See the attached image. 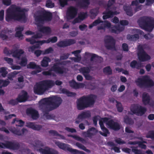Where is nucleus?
Here are the masks:
<instances>
[{
	"mask_svg": "<svg viewBox=\"0 0 154 154\" xmlns=\"http://www.w3.org/2000/svg\"><path fill=\"white\" fill-rule=\"evenodd\" d=\"M26 11L25 9L18 6L9 8L6 13V20L8 22L12 20L25 22L26 20Z\"/></svg>",
	"mask_w": 154,
	"mask_h": 154,
	"instance_id": "obj_1",
	"label": "nucleus"
},
{
	"mask_svg": "<svg viewBox=\"0 0 154 154\" xmlns=\"http://www.w3.org/2000/svg\"><path fill=\"white\" fill-rule=\"evenodd\" d=\"M96 97V96L91 94L81 97L77 100V109L82 110L93 105L95 102V98Z\"/></svg>",
	"mask_w": 154,
	"mask_h": 154,
	"instance_id": "obj_2",
	"label": "nucleus"
},
{
	"mask_svg": "<svg viewBox=\"0 0 154 154\" xmlns=\"http://www.w3.org/2000/svg\"><path fill=\"white\" fill-rule=\"evenodd\" d=\"M138 22L142 29L149 32L154 28V18L151 17H143L139 19Z\"/></svg>",
	"mask_w": 154,
	"mask_h": 154,
	"instance_id": "obj_3",
	"label": "nucleus"
},
{
	"mask_svg": "<svg viewBox=\"0 0 154 154\" xmlns=\"http://www.w3.org/2000/svg\"><path fill=\"white\" fill-rule=\"evenodd\" d=\"M37 14L35 16V19L37 26L45 22H50L52 19V14L49 12L39 10L37 11Z\"/></svg>",
	"mask_w": 154,
	"mask_h": 154,
	"instance_id": "obj_4",
	"label": "nucleus"
},
{
	"mask_svg": "<svg viewBox=\"0 0 154 154\" xmlns=\"http://www.w3.org/2000/svg\"><path fill=\"white\" fill-rule=\"evenodd\" d=\"M102 23V24L97 27V29L98 30L102 29L105 32L106 28L107 27L109 29V30L111 32L116 34L123 31L124 29V27L120 25L111 26V23L107 20L103 21Z\"/></svg>",
	"mask_w": 154,
	"mask_h": 154,
	"instance_id": "obj_5",
	"label": "nucleus"
},
{
	"mask_svg": "<svg viewBox=\"0 0 154 154\" xmlns=\"http://www.w3.org/2000/svg\"><path fill=\"white\" fill-rule=\"evenodd\" d=\"M135 83L141 88H150L154 86V82L147 75L138 78L135 81Z\"/></svg>",
	"mask_w": 154,
	"mask_h": 154,
	"instance_id": "obj_6",
	"label": "nucleus"
},
{
	"mask_svg": "<svg viewBox=\"0 0 154 154\" xmlns=\"http://www.w3.org/2000/svg\"><path fill=\"white\" fill-rule=\"evenodd\" d=\"M45 103L51 104L54 109L59 107L62 102V100L61 97L56 96L45 98Z\"/></svg>",
	"mask_w": 154,
	"mask_h": 154,
	"instance_id": "obj_7",
	"label": "nucleus"
},
{
	"mask_svg": "<svg viewBox=\"0 0 154 154\" xmlns=\"http://www.w3.org/2000/svg\"><path fill=\"white\" fill-rule=\"evenodd\" d=\"M55 144L60 149L65 151H68L72 153L76 154L79 153H84L82 151L78 150L76 149H73L70 147V146L68 144L62 143L59 141H56L55 142Z\"/></svg>",
	"mask_w": 154,
	"mask_h": 154,
	"instance_id": "obj_8",
	"label": "nucleus"
},
{
	"mask_svg": "<svg viewBox=\"0 0 154 154\" xmlns=\"http://www.w3.org/2000/svg\"><path fill=\"white\" fill-rule=\"evenodd\" d=\"M130 110L133 114L140 116L144 114L147 111L146 108L138 104L132 105L131 106Z\"/></svg>",
	"mask_w": 154,
	"mask_h": 154,
	"instance_id": "obj_9",
	"label": "nucleus"
},
{
	"mask_svg": "<svg viewBox=\"0 0 154 154\" xmlns=\"http://www.w3.org/2000/svg\"><path fill=\"white\" fill-rule=\"evenodd\" d=\"M20 143L17 142L7 141L5 143H0V148H6L12 150H18L20 148Z\"/></svg>",
	"mask_w": 154,
	"mask_h": 154,
	"instance_id": "obj_10",
	"label": "nucleus"
},
{
	"mask_svg": "<svg viewBox=\"0 0 154 154\" xmlns=\"http://www.w3.org/2000/svg\"><path fill=\"white\" fill-rule=\"evenodd\" d=\"M105 47L108 50H116V41L110 35H106L104 40Z\"/></svg>",
	"mask_w": 154,
	"mask_h": 154,
	"instance_id": "obj_11",
	"label": "nucleus"
},
{
	"mask_svg": "<svg viewBox=\"0 0 154 154\" xmlns=\"http://www.w3.org/2000/svg\"><path fill=\"white\" fill-rule=\"evenodd\" d=\"M138 50L137 55L140 61L144 62L150 59V57L144 51L142 46L139 45L138 46Z\"/></svg>",
	"mask_w": 154,
	"mask_h": 154,
	"instance_id": "obj_12",
	"label": "nucleus"
},
{
	"mask_svg": "<svg viewBox=\"0 0 154 154\" xmlns=\"http://www.w3.org/2000/svg\"><path fill=\"white\" fill-rule=\"evenodd\" d=\"M78 10L73 6H70L67 10L66 16L68 20H70L74 18L77 16Z\"/></svg>",
	"mask_w": 154,
	"mask_h": 154,
	"instance_id": "obj_13",
	"label": "nucleus"
},
{
	"mask_svg": "<svg viewBox=\"0 0 154 154\" xmlns=\"http://www.w3.org/2000/svg\"><path fill=\"white\" fill-rule=\"evenodd\" d=\"M34 93L38 95H42L46 91L41 82L36 84L33 88Z\"/></svg>",
	"mask_w": 154,
	"mask_h": 154,
	"instance_id": "obj_14",
	"label": "nucleus"
},
{
	"mask_svg": "<svg viewBox=\"0 0 154 154\" xmlns=\"http://www.w3.org/2000/svg\"><path fill=\"white\" fill-rule=\"evenodd\" d=\"M91 116L90 113L88 111H85L81 112L79 114L76 119H75V123L77 124H79L83 119L89 118Z\"/></svg>",
	"mask_w": 154,
	"mask_h": 154,
	"instance_id": "obj_15",
	"label": "nucleus"
},
{
	"mask_svg": "<svg viewBox=\"0 0 154 154\" xmlns=\"http://www.w3.org/2000/svg\"><path fill=\"white\" fill-rule=\"evenodd\" d=\"M75 40L72 39H65L57 43V46L60 47L64 48L75 44Z\"/></svg>",
	"mask_w": 154,
	"mask_h": 154,
	"instance_id": "obj_16",
	"label": "nucleus"
},
{
	"mask_svg": "<svg viewBox=\"0 0 154 154\" xmlns=\"http://www.w3.org/2000/svg\"><path fill=\"white\" fill-rule=\"evenodd\" d=\"M106 124L110 129L115 131H118L121 128L119 124L117 122H114L112 119L109 120L106 123Z\"/></svg>",
	"mask_w": 154,
	"mask_h": 154,
	"instance_id": "obj_17",
	"label": "nucleus"
},
{
	"mask_svg": "<svg viewBox=\"0 0 154 154\" xmlns=\"http://www.w3.org/2000/svg\"><path fill=\"white\" fill-rule=\"evenodd\" d=\"M119 13V12L116 11H113L110 10V9L106 10V11L103 13V20H106L109 18H111L114 15L118 14Z\"/></svg>",
	"mask_w": 154,
	"mask_h": 154,
	"instance_id": "obj_18",
	"label": "nucleus"
},
{
	"mask_svg": "<svg viewBox=\"0 0 154 154\" xmlns=\"http://www.w3.org/2000/svg\"><path fill=\"white\" fill-rule=\"evenodd\" d=\"M55 65H53V66L51 67V68L49 69L48 71H44L42 72V74L44 75L47 76L52 75L53 76H56L55 74L52 71H54L57 74H58V72H59L58 68L56 67Z\"/></svg>",
	"mask_w": 154,
	"mask_h": 154,
	"instance_id": "obj_19",
	"label": "nucleus"
},
{
	"mask_svg": "<svg viewBox=\"0 0 154 154\" xmlns=\"http://www.w3.org/2000/svg\"><path fill=\"white\" fill-rule=\"evenodd\" d=\"M42 101L43 102V105L42 106V112L45 113H48L49 112L53 109L54 108L51 106V104H46L45 102V98L42 100Z\"/></svg>",
	"mask_w": 154,
	"mask_h": 154,
	"instance_id": "obj_20",
	"label": "nucleus"
},
{
	"mask_svg": "<svg viewBox=\"0 0 154 154\" xmlns=\"http://www.w3.org/2000/svg\"><path fill=\"white\" fill-rule=\"evenodd\" d=\"M39 152L42 154H58V152L56 150L51 149L48 147H45L44 149L40 148Z\"/></svg>",
	"mask_w": 154,
	"mask_h": 154,
	"instance_id": "obj_21",
	"label": "nucleus"
},
{
	"mask_svg": "<svg viewBox=\"0 0 154 154\" xmlns=\"http://www.w3.org/2000/svg\"><path fill=\"white\" fill-rule=\"evenodd\" d=\"M41 82L46 91L51 88L55 84L54 81L52 80H44Z\"/></svg>",
	"mask_w": 154,
	"mask_h": 154,
	"instance_id": "obj_22",
	"label": "nucleus"
},
{
	"mask_svg": "<svg viewBox=\"0 0 154 154\" xmlns=\"http://www.w3.org/2000/svg\"><path fill=\"white\" fill-rule=\"evenodd\" d=\"M26 112L27 114L30 115L31 118L34 120L37 119L39 116L38 112L36 110L32 108L27 109Z\"/></svg>",
	"mask_w": 154,
	"mask_h": 154,
	"instance_id": "obj_23",
	"label": "nucleus"
},
{
	"mask_svg": "<svg viewBox=\"0 0 154 154\" xmlns=\"http://www.w3.org/2000/svg\"><path fill=\"white\" fill-rule=\"evenodd\" d=\"M70 62L69 60L64 61H61L60 62L55 63L53 65H55L56 67L58 68V74H63L64 72V68L63 66H59V65H66L68 63Z\"/></svg>",
	"mask_w": 154,
	"mask_h": 154,
	"instance_id": "obj_24",
	"label": "nucleus"
},
{
	"mask_svg": "<svg viewBox=\"0 0 154 154\" xmlns=\"http://www.w3.org/2000/svg\"><path fill=\"white\" fill-rule=\"evenodd\" d=\"M69 82L70 86L75 89L83 88L84 87V84L83 83H77L74 79L69 81Z\"/></svg>",
	"mask_w": 154,
	"mask_h": 154,
	"instance_id": "obj_25",
	"label": "nucleus"
},
{
	"mask_svg": "<svg viewBox=\"0 0 154 154\" xmlns=\"http://www.w3.org/2000/svg\"><path fill=\"white\" fill-rule=\"evenodd\" d=\"M77 5L81 8L86 9L88 8L90 4L89 0H78Z\"/></svg>",
	"mask_w": 154,
	"mask_h": 154,
	"instance_id": "obj_26",
	"label": "nucleus"
},
{
	"mask_svg": "<svg viewBox=\"0 0 154 154\" xmlns=\"http://www.w3.org/2000/svg\"><path fill=\"white\" fill-rule=\"evenodd\" d=\"M97 132L95 128L92 127L89 128L86 132H84L83 134L85 137L91 138L92 136L94 135Z\"/></svg>",
	"mask_w": 154,
	"mask_h": 154,
	"instance_id": "obj_27",
	"label": "nucleus"
},
{
	"mask_svg": "<svg viewBox=\"0 0 154 154\" xmlns=\"http://www.w3.org/2000/svg\"><path fill=\"white\" fill-rule=\"evenodd\" d=\"M11 131L14 134L18 136H22L25 133L28 131L25 128H23L21 130L17 128L14 129H12L11 130Z\"/></svg>",
	"mask_w": 154,
	"mask_h": 154,
	"instance_id": "obj_28",
	"label": "nucleus"
},
{
	"mask_svg": "<svg viewBox=\"0 0 154 154\" xmlns=\"http://www.w3.org/2000/svg\"><path fill=\"white\" fill-rule=\"evenodd\" d=\"M142 102L144 105L149 104L150 98L148 93H143L142 95Z\"/></svg>",
	"mask_w": 154,
	"mask_h": 154,
	"instance_id": "obj_29",
	"label": "nucleus"
},
{
	"mask_svg": "<svg viewBox=\"0 0 154 154\" xmlns=\"http://www.w3.org/2000/svg\"><path fill=\"white\" fill-rule=\"evenodd\" d=\"M38 27V30L41 32L46 34H48L51 32V29L48 26H43L41 25V24L39 25Z\"/></svg>",
	"mask_w": 154,
	"mask_h": 154,
	"instance_id": "obj_30",
	"label": "nucleus"
},
{
	"mask_svg": "<svg viewBox=\"0 0 154 154\" xmlns=\"http://www.w3.org/2000/svg\"><path fill=\"white\" fill-rule=\"evenodd\" d=\"M23 91V93L22 95H19L17 98V100L18 102L21 103L25 102L28 98L27 93L25 91Z\"/></svg>",
	"mask_w": 154,
	"mask_h": 154,
	"instance_id": "obj_31",
	"label": "nucleus"
},
{
	"mask_svg": "<svg viewBox=\"0 0 154 154\" xmlns=\"http://www.w3.org/2000/svg\"><path fill=\"white\" fill-rule=\"evenodd\" d=\"M26 126L34 130L37 131H39L42 128V126L41 125H35L34 123L30 122L27 123Z\"/></svg>",
	"mask_w": 154,
	"mask_h": 154,
	"instance_id": "obj_32",
	"label": "nucleus"
},
{
	"mask_svg": "<svg viewBox=\"0 0 154 154\" xmlns=\"http://www.w3.org/2000/svg\"><path fill=\"white\" fill-rule=\"evenodd\" d=\"M123 9L126 14L130 17L133 15V9L131 6L124 5Z\"/></svg>",
	"mask_w": 154,
	"mask_h": 154,
	"instance_id": "obj_33",
	"label": "nucleus"
},
{
	"mask_svg": "<svg viewBox=\"0 0 154 154\" xmlns=\"http://www.w3.org/2000/svg\"><path fill=\"white\" fill-rule=\"evenodd\" d=\"M51 61V59L48 57H44L41 62V65L43 67H47L48 66L49 63Z\"/></svg>",
	"mask_w": 154,
	"mask_h": 154,
	"instance_id": "obj_34",
	"label": "nucleus"
},
{
	"mask_svg": "<svg viewBox=\"0 0 154 154\" xmlns=\"http://www.w3.org/2000/svg\"><path fill=\"white\" fill-rule=\"evenodd\" d=\"M24 53V51L22 49L16 50L13 53V57L19 60L21 54H23Z\"/></svg>",
	"mask_w": 154,
	"mask_h": 154,
	"instance_id": "obj_35",
	"label": "nucleus"
},
{
	"mask_svg": "<svg viewBox=\"0 0 154 154\" xmlns=\"http://www.w3.org/2000/svg\"><path fill=\"white\" fill-rule=\"evenodd\" d=\"M130 66L132 68H136L139 69L142 67V64L140 63H138L136 60H133L130 63Z\"/></svg>",
	"mask_w": 154,
	"mask_h": 154,
	"instance_id": "obj_36",
	"label": "nucleus"
},
{
	"mask_svg": "<svg viewBox=\"0 0 154 154\" xmlns=\"http://www.w3.org/2000/svg\"><path fill=\"white\" fill-rule=\"evenodd\" d=\"M99 12V10L97 8L91 9L90 11V17L91 19H94L97 15Z\"/></svg>",
	"mask_w": 154,
	"mask_h": 154,
	"instance_id": "obj_37",
	"label": "nucleus"
},
{
	"mask_svg": "<svg viewBox=\"0 0 154 154\" xmlns=\"http://www.w3.org/2000/svg\"><path fill=\"white\" fill-rule=\"evenodd\" d=\"M139 36L137 34H135L134 35L128 34L127 36V39L131 41H135L139 39Z\"/></svg>",
	"mask_w": 154,
	"mask_h": 154,
	"instance_id": "obj_38",
	"label": "nucleus"
},
{
	"mask_svg": "<svg viewBox=\"0 0 154 154\" xmlns=\"http://www.w3.org/2000/svg\"><path fill=\"white\" fill-rule=\"evenodd\" d=\"M91 68L88 67H83L80 69V71L83 75L89 73L91 71Z\"/></svg>",
	"mask_w": 154,
	"mask_h": 154,
	"instance_id": "obj_39",
	"label": "nucleus"
},
{
	"mask_svg": "<svg viewBox=\"0 0 154 154\" xmlns=\"http://www.w3.org/2000/svg\"><path fill=\"white\" fill-rule=\"evenodd\" d=\"M49 133L51 134L53 136H58L62 139L64 140L65 139V137L64 136L59 134L57 131L55 130H51L49 131Z\"/></svg>",
	"mask_w": 154,
	"mask_h": 154,
	"instance_id": "obj_40",
	"label": "nucleus"
},
{
	"mask_svg": "<svg viewBox=\"0 0 154 154\" xmlns=\"http://www.w3.org/2000/svg\"><path fill=\"white\" fill-rule=\"evenodd\" d=\"M68 137H72L74 138L75 140L81 142L83 143H86V140L83 138L79 136H78L76 135H68Z\"/></svg>",
	"mask_w": 154,
	"mask_h": 154,
	"instance_id": "obj_41",
	"label": "nucleus"
},
{
	"mask_svg": "<svg viewBox=\"0 0 154 154\" xmlns=\"http://www.w3.org/2000/svg\"><path fill=\"white\" fill-rule=\"evenodd\" d=\"M103 72L105 74L110 75L112 74V70L109 66L104 67L103 69Z\"/></svg>",
	"mask_w": 154,
	"mask_h": 154,
	"instance_id": "obj_42",
	"label": "nucleus"
},
{
	"mask_svg": "<svg viewBox=\"0 0 154 154\" xmlns=\"http://www.w3.org/2000/svg\"><path fill=\"white\" fill-rule=\"evenodd\" d=\"M75 145L80 149H82L88 153L90 152H91L90 150L87 149L86 147L84 145L79 142H76L75 143Z\"/></svg>",
	"mask_w": 154,
	"mask_h": 154,
	"instance_id": "obj_43",
	"label": "nucleus"
},
{
	"mask_svg": "<svg viewBox=\"0 0 154 154\" xmlns=\"http://www.w3.org/2000/svg\"><path fill=\"white\" fill-rule=\"evenodd\" d=\"M28 68L35 69H39L40 66L36 64L35 63L31 62L27 66Z\"/></svg>",
	"mask_w": 154,
	"mask_h": 154,
	"instance_id": "obj_44",
	"label": "nucleus"
},
{
	"mask_svg": "<svg viewBox=\"0 0 154 154\" xmlns=\"http://www.w3.org/2000/svg\"><path fill=\"white\" fill-rule=\"evenodd\" d=\"M103 22V21L101 20L99 18L94 21L93 23L89 26V29L92 28L94 26H96L101 23Z\"/></svg>",
	"mask_w": 154,
	"mask_h": 154,
	"instance_id": "obj_45",
	"label": "nucleus"
},
{
	"mask_svg": "<svg viewBox=\"0 0 154 154\" xmlns=\"http://www.w3.org/2000/svg\"><path fill=\"white\" fill-rule=\"evenodd\" d=\"M101 129L103 131V132H102L101 131H99V133L105 137H106L107 134L109 133L108 129L105 128V127L104 128H101Z\"/></svg>",
	"mask_w": 154,
	"mask_h": 154,
	"instance_id": "obj_46",
	"label": "nucleus"
},
{
	"mask_svg": "<svg viewBox=\"0 0 154 154\" xmlns=\"http://www.w3.org/2000/svg\"><path fill=\"white\" fill-rule=\"evenodd\" d=\"M88 13L87 12H82L78 16V18L81 20H83L88 17Z\"/></svg>",
	"mask_w": 154,
	"mask_h": 154,
	"instance_id": "obj_47",
	"label": "nucleus"
},
{
	"mask_svg": "<svg viewBox=\"0 0 154 154\" xmlns=\"http://www.w3.org/2000/svg\"><path fill=\"white\" fill-rule=\"evenodd\" d=\"M8 73V72L5 67H2L0 68V73H1V75L2 77L4 78L6 77Z\"/></svg>",
	"mask_w": 154,
	"mask_h": 154,
	"instance_id": "obj_48",
	"label": "nucleus"
},
{
	"mask_svg": "<svg viewBox=\"0 0 154 154\" xmlns=\"http://www.w3.org/2000/svg\"><path fill=\"white\" fill-rule=\"evenodd\" d=\"M27 62V60L26 57H24L21 58V61L19 64L22 66H25Z\"/></svg>",
	"mask_w": 154,
	"mask_h": 154,
	"instance_id": "obj_49",
	"label": "nucleus"
},
{
	"mask_svg": "<svg viewBox=\"0 0 154 154\" xmlns=\"http://www.w3.org/2000/svg\"><path fill=\"white\" fill-rule=\"evenodd\" d=\"M124 122L125 123L129 125H133L134 123L133 120L130 118L127 117L124 119Z\"/></svg>",
	"mask_w": 154,
	"mask_h": 154,
	"instance_id": "obj_50",
	"label": "nucleus"
},
{
	"mask_svg": "<svg viewBox=\"0 0 154 154\" xmlns=\"http://www.w3.org/2000/svg\"><path fill=\"white\" fill-rule=\"evenodd\" d=\"M146 137L147 138H151L154 140V131H149L146 136Z\"/></svg>",
	"mask_w": 154,
	"mask_h": 154,
	"instance_id": "obj_51",
	"label": "nucleus"
},
{
	"mask_svg": "<svg viewBox=\"0 0 154 154\" xmlns=\"http://www.w3.org/2000/svg\"><path fill=\"white\" fill-rule=\"evenodd\" d=\"M10 82L8 80H3L0 79V84H2V86L0 87L1 88L2 87H6L10 83Z\"/></svg>",
	"mask_w": 154,
	"mask_h": 154,
	"instance_id": "obj_52",
	"label": "nucleus"
},
{
	"mask_svg": "<svg viewBox=\"0 0 154 154\" xmlns=\"http://www.w3.org/2000/svg\"><path fill=\"white\" fill-rule=\"evenodd\" d=\"M131 148H132V151L135 154H143L140 150L138 149H137V147L132 146H131Z\"/></svg>",
	"mask_w": 154,
	"mask_h": 154,
	"instance_id": "obj_53",
	"label": "nucleus"
},
{
	"mask_svg": "<svg viewBox=\"0 0 154 154\" xmlns=\"http://www.w3.org/2000/svg\"><path fill=\"white\" fill-rule=\"evenodd\" d=\"M115 2V0H109L107 4H106V10H109L110 9V7L113 5Z\"/></svg>",
	"mask_w": 154,
	"mask_h": 154,
	"instance_id": "obj_54",
	"label": "nucleus"
},
{
	"mask_svg": "<svg viewBox=\"0 0 154 154\" xmlns=\"http://www.w3.org/2000/svg\"><path fill=\"white\" fill-rule=\"evenodd\" d=\"M116 101L117 103L116 107L117 111L119 112H122L123 109V108L122 107L121 103L117 100Z\"/></svg>",
	"mask_w": 154,
	"mask_h": 154,
	"instance_id": "obj_55",
	"label": "nucleus"
},
{
	"mask_svg": "<svg viewBox=\"0 0 154 154\" xmlns=\"http://www.w3.org/2000/svg\"><path fill=\"white\" fill-rule=\"evenodd\" d=\"M85 55L88 56H91L90 61H93L96 57H97V55L96 54H91L87 52L85 53Z\"/></svg>",
	"mask_w": 154,
	"mask_h": 154,
	"instance_id": "obj_56",
	"label": "nucleus"
},
{
	"mask_svg": "<svg viewBox=\"0 0 154 154\" xmlns=\"http://www.w3.org/2000/svg\"><path fill=\"white\" fill-rule=\"evenodd\" d=\"M46 6L48 8H51L54 7V4L51 0H48L46 2Z\"/></svg>",
	"mask_w": 154,
	"mask_h": 154,
	"instance_id": "obj_57",
	"label": "nucleus"
},
{
	"mask_svg": "<svg viewBox=\"0 0 154 154\" xmlns=\"http://www.w3.org/2000/svg\"><path fill=\"white\" fill-rule=\"evenodd\" d=\"M4 59L10 65H12L13 62V60L12 59L8 57H4Z\"/></svg>",
	"mask_w": 154,
	"mask_h": 154,
	"instance_id": "obj_58",
	"label": "nucleus"
},
{
	"mask_svg": "<svg viewBox=\"0 0 154 154\" xmlns=\"http://www.w3.org/2000/svg\"><path fill=\"white\" fill-rule=\"evenodd\" d=\"M35 39L32 37L31 38H26V40L27 42H29L31 44H33L37 43V41L35 40Z\"/></svg>",
	"mask_w": 154,
	"mask_h": 154,
	"instance_id": "obj_59",
	"label": "nucleus"
},
{
	"mask_svg": "<svg viewBox=\"0 0 154 154\" xmlns=\"http://www.w3.org/2000/svg\"><path fill=\"white\" fill-rule=\"evenodd\" d=\"M15 36V37H18L20 39L22 40L23 39V35L22 34V32L20 31H16Z\"/></svg>",
	"mask_w": 154,
	"mask_h": 154,
	"instance_id": "obj_60",
	"label": "nucleus"
},
{
	"mask_svg": "<svg viewBox=\"0 0 154 154\" xmlns=\"http://www.w3.org/2000/svg\"><path fill=\"white\" fill-rule=\"evenodd\" d=\"M70 54L69 53L64 54L60 56V60H64L67 59L69 56Z\"/></svg>",
	"mask_w": 154,
	"mask_h": 154,
	"instance_id": "obj_61",
	"label": "nucleus"
},
{
	"mask_svg": "<svg viewBox=\"0 0 154 154\" xmlns=\"http://www.w3.org/2000/svg\"><path fill=\"white\" fill-rule=\"evenodd\" d=\"M35 144L36 145L35 146L38 147H43L44 146V143L39 140H36L35 142Z\"/></svg>",
	"mask_w": 154,
	"mask_h": 154,
	"instance_id": "obj_62",
	"label": "nucleus"
},
{
	"mask_svg": "<svg viewBox=\"0 0 154 154\" xmlns=\"http://www.w3.org/2000/svg\"><path fill=\"white\" fill-rule=\"evenodd\" d=\"M143 143H146V142L145 141H143V142L139 141L138 143V146H139L142 149H145L146 148V145L144 144Z\"/></svg>",
	"mask_w": 154,
	"mask_h": 154,
	"instance_id": "obj_63",
	"label": "nucleus"
},
{
	"mask_svg": "<svg viewBox=\"0 0 154 154\" xmlns=\"http://www.w3.org/2000/svg\"><path fill=\"white\" fill-rule=\"evenodd\" d=\"M54 50L53 48L51 47H50L48 48L45 50L44 51V54H47L51 53Z\"/></svg>",
	"mask_w": 154,
	"mask_h": 154,
	"instance_id": "obj_64",
	"label": "nucleus"
}]
</instances>
